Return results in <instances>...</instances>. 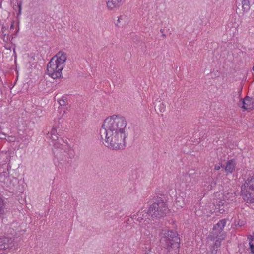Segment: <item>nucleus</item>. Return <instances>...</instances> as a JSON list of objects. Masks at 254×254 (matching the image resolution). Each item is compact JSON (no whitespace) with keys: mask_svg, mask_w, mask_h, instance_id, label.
Wrapping results in <instances>:
<instances>
[{"mask_svg":"<svg viewBox=\"0 0 254 254\" xmlns=\"http://www.w3.org/2000/svg\"><path fill=\"white\" fill-rule=\"evenodd\" d=\"M124 17V16H120V17H119L118 19V23H120V21L123 20Z\"/></svg>","mask_w":254,"mask_h":254,"instance_id":"obj_26","label":"nucleus"},{"mask_svg":"<svg viewBox=\"0 0 254 254\" xmlns=\"http://www.w3.org/2000/svg\"><path fill=\"white\" fill-rule=\"evenodd\" d=\"M14 27V25H13V24H11V26H10V28H13Z\"/></svg>","mask_w":254,"mask_h":254,"instance_id":"obj_27","label":"nucleus"},{"mask_svg":"<svg viewBox=\"0 0 254 254\" xmlns=\"http://www.w3.org/2000/svg\"><path fill=\"white\" fill-rule=\"evenodd\" d=\"M226 221L225 219H221L218 222L213 226L212 231L210 235L211 241H214L215 238H221L220 236H223L224 238L226 237V233L223 229L226 226Z\"/></svg>","mask_w":254,"mask_h":254,"instance_id":"obj_7","label":"nucleus"},{"mask_svg":"<svg viewBox=\"0 0 254 254\" xmlns=\"http://www.w3.org/2000/svg\"><path fill=\"white\" fill-rule=\"evenodd\" d=\"M133 219L136 220V221L140 222L142 221H147L150 220L151 218V214L149 213V209H143L139 210L136 215L133 216Z\"/></svg>","mask_w":254,"mask_h":254,"instance_id":"obj_9","label":"nucleus"},{"mask_svg":"<svg viewBox=\"0 0 254 254\" xmlns=\"http://www.w3.org/2000/svg\"><path fill=\"white\" fill-rule=\"evenodd\" d=\"M162 36H163V37H166V35H165V34H163H163H162Z\"/></svg>","mask_w":254,"mask_h":254,"instance_id":"obj_29","label":"nucleus"},{"mask_svg":"<svg viewBox=\"0 0 254 254\" xmlns=\"http://www.w3.org/2000/svg\"><path fill=\"white\" fill-rule=\"evenodd\" d=\"M218 248H216L214 245L211 246L210 251L212 254H217Z\"/></svg>","mask_w":254,"mask_h":254,"instance_id":"obj_19","label":"nucleus"},{"mask_svg":"<svg viewBox=\"0 0 254 254\" xmlns=\"http://www.w3.org/2000/svg\"><path fill=\"white\" fill-rule=\"evenodd\" d=\"M249 244L250 249H251V252L253 253V250H254V245L253 243L251 242H249Z\"/></svg>","mask_w":254,"mask_h":254,"instance_id":"obj_25","label":"nucleus"},{"mask_svg":"<svg viewBox=\"0 0 254 254\" xmlns=\"http://www.w3.org/2000/svg\"><path fill=\"white\" fill-rule=\"evenodd\" d=\"M59 125L60 122L48 132L47 137L55 141L53 144V152L59 163L70 166L72 163V159L74 157L75 153L73 150L67 148L66 143L62 138H59V136H61L62 131Z\"/></svg>","mask_w":254,"mask_h":254,"instance_id":"obj_2","label":"nucleus"},{"mask_svg":"<svg viewBox=\"0 0 254 254\" xmlns=\"http://www.w3.org/2000/svg\"><path fill=\"white\" fill-rule=\"evenodd\" d=\"M253 253L254 254V250H253Z\"/></svg>","mask_w":254,"mask_h":254,"instance_id":"obj_31","label":"nucleus"},{"mask_svg":"<svg viewBox=\"0 0 254 254\" xmlns=\"http://www.w3.org/2000/svg\"><path fill=\"white\" fill-rule=\"evenodd\" d=\"M17 5L19 8V14L21 13V9H22V1H18L17 2Z\"/></svg>","mask_w":254,"mask_h":254,"instance_id":"obj_23","label":"nucleus"},{"mask_svg":"<svg viewBox=\"0 0 254 254\" xmlns=\"http://www.w3.org/2000/svg\"><path fill=\"white\" fill-rule=\"evenodd\" d=\"M241 1L244 12H248L251 6L254 4V0H241Z\"/></svg>","mask_w":254,"mask_h":254,"instance_id":"obj_13","label":"nucleus"},{"mask_svg":"<svg viewBox=\"0 0 254 254\" xmlns=\"http://www.w3.org/2000/svg\"><path fill=\"white\" fill-rule=\"evenodd\" d=\"M66 59L67 57L66 54L62 53L61 52L58 53L56 55V58L55 57V61H56V62L58 64H60V65H63L64 67L65 65V63Z\"/></svg>","mask_w":254,"mask_h":254,"instance_id":"obj_11","label":"nucleus"},{"mask_svg":"<svg viewBox=\"0 0 254 254\" xmlns=\"http://www.w3.org/2000/svg\"><path fill=\"white\" fill-rule=\"evenodd\" d=\"M122 0H108L107 2V6L110 9L119 7L122 4Z\"/></svg>","mask_w":254,"mask_h":254,"instance_id":"obj_14","label":"nucleus"},{"mask_svg":"<svg viewBox=\"0 0 254 254\" xmlns=\"http://www.w3.org/2000/svg\"><path fill=\"white\" fill-rule=\"evenodd\" d=\"M127 125L123 116L114 115L107 117L99 132L100 139L105 141L103 144L113 150L123 149L126 146L125 139L128 136Z\"/></svg>","mask_w":254,"mask_h":254,"instance_id":"obj_1","label":"nucleus"},{"mask_svg":"<svg viewBox=\"0 0 254 254\" xmlns=\"http://www.w3.org/2000/svg\"><path fill=\"white\" fill-rule=\"evenodd\" d=\"M188 174H189V176H190V175H191V174H192V173H190V171L188 172Z\"/></svg>","mask_w":254,"mask_h":254,"instance_id":"obj_28","label":"nucleus"},{"mask_svg":"<svg viewBox=\"0 0 254 254\" xmlns=\"http://www.w3.org/2000/svg\"><path fill=\"white\" fill-rule=\"evenodd\" d=\"M4 213V207L3 200L0 197V218Z\"/></svg>","mask_w":254,"mask_h":254,"instance_id":"obj_18","label":"nucleus"},{"mask_svg":"<svg viewBox=\"0 0 254 254\" xmlns=\"http://www.w3.org/2000/svg\"><path fill=\"white\" fill-rule=\"evenodd\" d=\"M64 65L58 64L55 61V57H53L47 65V72L51 78L55 79L62 77V71L64 69Z\"/></svg>","mask_w":254,"mask_h":254,"instance_id":"obj_6","label":"nucleus"},{"mask_svg":"<svg viewBox=\"0 0 254 254\" xmlns=\"http://www.w3.org/2000/svg\"><path fill=\"white\" fill-rule=\"evenodd\" d=\"M236 162L234 159L227 161L226 166H224L225 171L227 174L232 173L235 170Z\"/></svg>","mask_w":254,"mask_h":254,"instance_id":"obj_12","label":"nucleus"},{"mask_svg":"<svg viewBox=\"0 0 254 254\" xmlns=\"http://www.w3.org/2000/svg\"><path fill=\"white\" fill-rule=\"evenodd\" d=\"M154 107L155 110H157L158 109L161 113L164 112L165 110V105L164 103L163 102H160V101L158 103H156Z\"/></svg>","mask_w":254,"mask_h":254,"instance_id":"obj_15","label":"nucleus"},{"mask_svg":"<svg viewBox=\"0 0 254 254\" xmlns=\"http://www.w3.org/2000/svg\"><path fill=\"white\" fill-rule=\"evenodd\" d=\"M240 102H242L243 104L241 107L242 108L245 110H252L254 104V97L246 96L244 99H241Z\"/></svg>","mask_w":254,"mask_h":254,"instance_id":"obj_10","label":"nucleus"},{"mask_svg":"<svg viewBox=\"0 0 254 254\" xmlns=\"http://www.w3.org/2000/svg\"><path fill=\"white\" fill-rule=\"evenodd\" d=\"M162 241L165 242L164 248L168 252L172 250L175 251L179 249L180 245V239L178 237V233L173 230H168L164 233V237L162 238Z\"/></svg>","mask_w":254,"mask_h":254,"instance_id":"obj_4","label":"nucleus"},{"mask_svg":"<svg viewBox=\"0 0 254 254\" xmlns=\"http://www.w3.org/2000/svg\"><path fill=\"white\" fill-rule=\"evenodd\" d=\"M241 194L247 203H254V177L248 178L242 185Z\"/></svg>","mask_w":254,"mask_h":254,"instance_id":"obj_5","label":"nucleus"},{"mask_svg":"<svg viewBox=\"0 0 254 254\" xmlns=\"http://www.w3.org/2000/svg\"><path fill=\"white\" fill-rule=\"evenodd\" d=\"M160 32H161V33H163V30H162V29H161V30H160Z\"/></svg>","mask_w":254,"mask_h":254,"instance_id":"obj_30","label":"nucleus"},{"mask_svg":"<svg viewBox=\"0 0 254 254\" xmlns=\"http://www.w3.org/2000/svg\"><path fill=\"white\" fill-rule=\"evenodd\" d=\"M59 103L61 106H63L65 105L66 100L65 99L62 98L59 100Z\"/></svg>","mask_w":254,"mask_h":254,"instance_id":"obj_20","label":"nucleus"},{"mask_svg":"<svg viewBox=\"0 0 254 254\" xmlns=\"http://www.w3.org/2000/svg\"><path fill=\"white\" fill-rule=\"evenodd\" d=\"M221 238H215L214 240L215 242L213 245H214L216 248L219 249L221 245V242L225 239V238H224V235H221Z\"/></svg>","mask_w":254,"mask_h":254,"instance_id":"obj_17","label":"nucleus"},{"mask_svg":"<svg viewBox=\"0 0 254 254\" xmlns=\"http://www.w3.org/2000/svg\"><path fill=\"white\" fill-rule=\"evenodd\" d=\"M6 137V134L4 133L0 132V139H5Z\"/></svg>","mask_w":254,"mask_h":254,"instance_id":"obj_24","label":"nucleus"},{"mask_svg":"<svg viewBox=\"0 0 254 254\" xmlns=\"http://www.w3.org/2000/svg\"><path fill=\"white\" fill-rule=\"evenodd\" d=\"M224 204V203L222 201H220L215 206V209L217 210V211L221 214L225 212L224 207L223 206Z\"/></svg>","mask_w":254,"mask_h":254,"instance_id":"obj_16","label":"nucleus"},{"mask_svg":"<svg viewBox=\"0 0 254 254\" xmlns=\"http://www.w3.org/2000/svg\"><path fill=\"white\" fill-rule=\"evenodd\" d=\"M224 168V165H222V163H219L216 164L214 166V169L215 170H219L221 168Z\"/></svg>","mask_w":254,"mask_h":254,"instance_id":"obj_21","label":"nucleus"},{"mask_svg":"<svg viewBox=\"0 0 254 254\" xmlns=\"http://www.w3.org/2000/svg\"><path fill=\"white\" fill-rule=\"evenodd\" d=\"M15 249V242L13 238L0 236V251Z\"/></svg>","mask_w":254,"mask_h":254,"instance_id":"obj_8","label":"nucleus"},{"mask_svg":"<svg viewBox=\"0 0 254 254\" xmlns=\"http://www.w3.org/2000/svg\"><path fill=\"white\" fill-rule=\"evenodd\" d=\"M247 238L250 240V242H252V241L254 240V232L253 233V235H248Z\"/></svg>","mask_w":254,"mask_h":254,"instance_id":"obj_22","label":"nucleus"},{"mask_svg":"<svg viewBox=\"0 0 254 254\" xmlns=\"http://www.w3.org/2000/svg\"><path fill=\"white\" fill-rule=\"evenodd\" d=\"M152 220L159 219L166 216L169 210L166 202L160 197L158 198L149 207Z\"/></svg>","mask_w":254,"mask_h":254,"instance_id":"obj_3","label":"nucleus"}]
</instances>
